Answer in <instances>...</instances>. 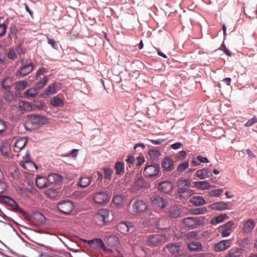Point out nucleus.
I'll list each match as a JSON object with an SVG mask.
<instances>
[{"label": "nucleus", "mask_w": 257, "mask_h": 257, "mask_svg": "<svg viewBox=\"0 0 257 257\" xmlns=\"http://www.w3.org/2000/svg\"><path fill=\"white\" fill-rule=\"evenodd\" d=\"M27 118V122L25 126L26 129H36L40 125L49 123L48 119L45 116L38 114L29 115Z\"/></svg>", "instance_id": "f257e3e1"}, {"label": "nucleus", "mask_w": 257, "mask_h": 257, "mask_svg": "<svg viewBox=\"0 0 257 257\" xmlns=\"http://www.w3.org/2000/svg\"><path fill=\"white\" fill-rule=\"evenodd\" d=\"M191 181L190 180H179L177 183L178 187V193L182 196V194H187L186 197H189L194 194V191L187 189L186 187L191 186Z\"/></svg>", "instance_id": "f03ea898"}, {"label": "nucleus", "mask_w": 257, "mask_h": 257, "mask_svg": "<svg viewBox=\"0 0 257 257\" xmlns=\"http://www.w3.org/2000/svg\"><path fill=\"white\" fill-rule=\"evenodd\" d=\"M58 209L64 214H69L74 209L73 203L69 200H63L58 204Z\"/></svg>", "instance_id": "7ed1b4c3"}, {"label": "nucleus", "mask_w": 257, "mask_h": 257, "mask_svg": "<svg viewBox=\"0 0 257 257\" xmlns=\"http://www.w3.org/2000/svg\"><path fill=\"white\" fill-rule=\"evenodd\" d=\"M167 238L165 234H154L149 236L147 238L149 243L153 245H159L167 241Z\"/></svg>", "instance_id": "20e7f679"}, {"label": "nucleus", "mask_w": 257, "mask_h": 257, "mask_svg": "<svg viewBox=\"0 0 257 257\" xmlns=\"http://www.w3.org/2000/svg\"><path fill=\"white\" fill-rule=\"evenodd\" d=\"M34 65L32 62L24 63L22 60V64L19 69L16 72V76H26L30 73L34 69Z\"/></svg>", "instance_id": "39448f33"}, {"label": "nucleus", "mask_w": 257, "mask_h": 257, "mask_svg": "<svg viewBox=\"0 0 257 257\" xmlns=\"http://www.w3.org/2000/svg\"><path fill=\"white\" fill-rule=\"evenodd\" d=\"M109 212L105 209H100L95 215V218L98 223L100 224H105L109 221Z\"/></svg>", "instance_id": "423d86ee"}, {"label": "nucleus", "mask_w": 257, "mask_h": 257, "mask_svg": "<svg viewBox=\"0 0 257 257\" xmlns=\"http://www.w3.org/2000/svg\"><path fill=\"white\" fill-rule=\"evenodd\" d=\"M110 196L106 191L98 192L93 195V200L97 204H103L108 202Z\"/></svg>", "instance_id": "0eeeda50"}, {"label": "nucleus", "mask_w": 257, "mask_h": 257, "mask_svg": "<svg viewBox=\"0 0 257 257\" xmlns=\"http://www.w3.org/2000/svg\"><path fill=\"white\" fill-rule=\"evenodd\" d=\"M182 222L186 227L191 228H195L202 223L201 221L196 217L185 218L183 220Z\"/></svg>", "instance_id": "6e6552de"}, {"label": "nucleus", "mask_w": 257, "mask_h": 257, "mask_svg": "<svg viewBox=\"0 0 257 257\" xmlns=\"http://www.w3.org/2000/svg\"><path fill=\"white\" fill-rule=\"evenodd\" d=\"M25 218L27 220L35 222L36 223L43 224L45 222V216L39 212H34L32 214L28 213V217Z\"/></svg>", "instance_id": "1a4fd4ad"}, {"label": "nucleus", "mask_w": 257, "mask_h": 257, "mask_svg": "<svg viewBox=\"0 0 257 257\" xmlns=\"http://www.w3.org/2000/svg\"><path fill=\"white\" fill-rule=\"evenodd\" d=\"M234 224V223L233 221H228L220 226L218 231L220 233L221 236L225 237L229 236L232 232V227Z\"/></svg>", "instance_id": "9d476101"}, {"label": "nucleus", "mask_w": 257, "mask_h": 257, "mask_svg": "<svg viewBox=\"0 0 257 257\" xmlns=\"http://www.w3.org/2000/svg\"><path fill=\"white\" fill-rule=\"evenodd\" d=\"M159 171V165L156 164H154L147 166L144 169V172L145 173L146 175L148 177H153L158 175Z\"/></svg>", "instance_id": "9b49d317"}, {"label": "nucleus", "mask_w": 257, "mask_h": 257, "mask_svg": "<svg viewBox=\"0 0 257 257\" xmlns=\"http://www.w3.org/2000/svg\"><path fill=\"white\" fill-rule=\"evenodd\" d=\"M148 205L142 200L136 201L133 205L134 212L137 213H143L147 210Z\"/></svg>", "instance_id": "f8f14e48"}, {"label": "nucleus", "mask_w": 257, "mask_h": 257, "mask_svg": "<svg viewBox=\"0 0 257 257\" xmlns=\"http://www.w3.org/2000/svg\"><path fill=\"white\" fill-rule=\"evenodd\" d=\"M255 226V221L251 219H249L244 222L242 229L244 234H248L252 232Z\"/></svg>", "instance_id": "ddd939ff"}, {"label": "nucleus", "mask_w": 257, "mask_h": 257, "mask_svg": "<svg viewBox=\"0 0 257 257\" xmlns=\"http://www.w3.org/2000/svg\"><path fill=\"white\" fill-rule=\"evenodd\" d=\"M230 240H223L214 245V250L216 251H221L225 250L230 246Z\"/></svg>", "instance_id": "4468645a"}, {"label": "nucleus", "mask_w": 257, "mask_h": 257, "mask_svg": "<svg viewBox=\"0 0 257 257\" xmlns=\"http://www.w3.org/2000/svg\"><path fill=\"white\" fill-rule=\"evenodd\" d=\"M173 187V184L169 181L162 182L158 185V189L164 193H168L171 192Z\"/></svg>", "instance_id": "2eb2a0df"}, {"label": "nucleus", "mask_w": 257, "mask_h": 257, "mask_svg": "<svg viewBox=\"0 0 257 257\" xmlns=\"http://www.w3.org/2000/svg\"><path fill=\"white\" fill-rule=\"evenodd\" d=\"M173 162L170 158L165 157L162 162V167L167 171H172L174 169Z\"/></svg>", "instance_id": "dca6fc26"}, {"label": "nucleus", "mask_w": 257, "mask_h": 257, "mask_svg": "<svg viewBox=\"0 0 257 257\" xmlns=\"http://www.w3.org/2000/svg\"><path fill=\"white\" fill-rule=\"evenodd\" d=\"M132 227V223L128 221L120 222L117 225V230L123 234L127 233Z\"/></svg>", "instance_id": "f3484780"}, {"label": "nucleus", "mask_w": 257, "mask_h": 257, "mask_svg": "<svg viewBox=\"0 0 257 257\" xmlns=\"http://www.w3.org/2000/svg\"><path fill=\"white\" fill-rule=\"evenodd\" d=\"M37 186L41 189L49 186L50 183L48 178L38 176L36 179Z\"/></svg>", "instance_id": "a211bd4d"}, {"label": "nucleus", "mask_w": 257, "mask_h": 257, "mask_svg": "<svg viewBox=\"0 0 257 257\" xmlns=\"http://www.w3.org/2000/svg\"><path fill=\"white\" fill-rule=\"evenodd\" d=\"M194 185L196 188L202 190H208L213 187L208 181L194 182Z\"/></svg>", "instance_id": "6ab92c4d"}, {"label": "nucleus", "mask_w": 257, "mask_h": 257, "mask_svg": "<svg viewBox=\"0 0 257 257\" xmlns=\"http://www.w3.org/2000/svg\"><path fill=\"white\" fill-rule=\"evenodd\" d=\"M51 257H70V253L63 249H54L50 251Z\"/></svg>", "instance_id": "aec40b11"}, {"label": "nucleus", "mask_w": 257, "mask_h": 257, "mask_svg": "<svg viewBox=\"0 0 257 257\" xmlns=\"http://www.w3.org/2000/svg\"><path fill=\"white\" fill-rule=\"evenodd\" d=\"M153 203L159 208H163L166 205V203L162 197L155 195L152 198Z\"/></svg>", "instance_id": "412c9836"}, {"label": "nucleus", "mask_w": 257, "mask_h": 257, "mask_svg": "<svg viewBox=\"0 0 257 257\" xmlns=\"http://www.w3.org/2000/svg\"><path fill=\"white\" fill-rule=\"evenodd\" d=\"M22 52V49L21 47H18L14 49H11L8 53V57L10 59L14 60L17 58Z\"/></svg>", "instance_id": "4be33fe9"}, {"label": "nucleus", "mask_w": 257, "mask_h": 257, "mask_svg": "<svg viewBox=\"0 0 257 257\" xmlns=\"http://www.w3.org/2000/svg\"><path fill=\"white\" fill-rule=\"evenodd\" d=\"M211 175V172L208 169H200L196 172V176L200 179H204L210 177Z\"/></svg>", "instance_id": "5701e85b"}, {"label": "nucleus", "mask_w": 257, "mask_h": 257, "mask_svg": "<svg viewBox=\"0 0 257 257\" xmlns=\"http://www.w3.org/2000/svg\"><path fill=\"white\" fill-rule=\"evenodd\" d=\"M211 208L214 210H223L228 209V205L224 202H217L212 204Z\"/></svg>", "instance_id": "b1692460"}, {"label": "nucleus", "mask_w": 257, "mask_h": 257, "mask_svg": "<svg viewBox=\"0 0 257 257\" xmlns=\"http://www.w3.org/2000/svg\"><path fill=\"white\" fill-rule=\"evenodd\" d=\"M190 202L191 204L196 206L204 205L206 203L204 199L202 197L200 196H196L193 197L190 199Z\"/></svg>", "instance_id": "393cba45"}, {"label": "nucleus", "mask_w": 257, "mask_h": 257, "mask_svg": "<svg viewBox=\"0 0 257 257\" xmlns=\"http://www.w3.org/2000/svg\"><path fill=\"white\" fill-rule=\"evenodd\" d=\"M20 165L24 169L28 171H32V169L33 168H35L36 169H37V167L35 164V163L31 161L27 160L25 162H21L20 163Z\"/></svg>", "instance_id": "a878e982"}, {"label": "nucleus", "mask_w": 257, "mask_h": 257, "mask_svg": "<svg viewBox=\"0 0 257 257\" xmlns=\"http://www.w3.org/2000/svg\"><path fill=\"white\" fill-rule=\"evenodd\" d=\"M188 249L190 251H199L202 248V246L199 242L192 241L187 244Z\"/></svg>", "instance_id": "bb28decb"}, {"label": "nucleus", "mask_w": 257, "mask_h": 257, "mask_svg": "<svg viewBox=\"0 0 257 257\" xmlns=\"http://www.w3.org/2000/svg\"><path fill=\"white\" fill-rule=\"evenodd\" d=\"M242 252V250L241 248H233L228 251L224 257H239Z\"/></svg>", "instance_id": "cd10ccee"}, {"label": "nucleus", "mask_w": 257, "mask_h": 257, "mask_svg": "<svg viewBox=\"0 0 257 257\" xmlns=\"http://www.w3.org/2000/svg\"><path fill=\"white\" fill-rule=\"evenodd\" d=\"M228 218V216L225 213L221 214L218 216L214 217L210 221L212 225H216L218 223L223 222L224 220Z\"/></svg>", "instance_id": "c85d7f7f"}, {"label": "nucleus", "mask_w": 257, "mask_h": 257, "mask_svg": "<svg viewBox=\"0 0 257 257\" xmlns=\"http://www.w3.org/2000/svg\"><path fill=\"white\" fill-rule=\"evenodd\" d=\"M10 207L14 212L22 214L25 218L28 217V212L20 207L16 202L13 203V205H12Z\"/></svg>", "instance_id": "c756f323"}, {"label": "nucleus", "mask_w": 257, "mask_h": 257, "mask_svg": "<svg viewBox=\"0 0 257 257\" xmlns=\"http://www.w3.org/2000/svg\"><path fill=\"white\" fill-rule=\"evenodd\" d=\"M10 207L14 212L22 214L25 218L28 217V212L20 207L16 202L13 203V205H12Z\"/></svg>", "instance_id": "7c9ffc66"}, {"label": "nucleus", "mask_w": 257, "mask_h": 257, "mask_svg": "<svg viewBox=\"0 0 257 257\" xmlns=\"http://www.w3.org/2000/svg\"><path fill=\"white\" fill-rule=\"evenodd\" d=\"M10 207L14 212L22 214L25 218L28 217V212L20 207L16 202L13 203V205H12Z\"/></svg>", "instance_id": "2f4dec72"}, {"label": "nucleus", "mask_w": 257, "mask_h": 257, "mask_svg": "<svg viewBox=\"0 0 257 257\" xmlns=\"http://www.w3.org/2000/svg\"><path fill=\"white\" fill-rule=\"evenodd\" d=\"M166 246L172 254L177 253L180 249V246L177 243H169L166 245Z\"/></svg>", "instance_id": "473e14b6"}, {"label": "nucleus", "mask_w": 257, "mask_h": 257, "mask_svg": "<svg viewBox=\"0 0 257 257\" xmlns=\"http://www.w3.org/2000/svg\"><path fill=\"white\" fill-rule=\"evenodd\" d=\"M27 139L26 138H21L18 139L15 144V147L19 150H22L26 145Z\"/></svg>", "instance_id": "72a5a7b5"}, {"label": "nucleus", "mask_w": 257, "mask_h": 257, "mask_svg": "<svg viewBox=\"0 0 257 257\" xmlns=\"http://www.w3.org/2000/svg\"><path fill=\"white\" fill-rule=\"evenodd\" d=\"M51 104L55 107H60L64 105V100L57 96L53 97L50 100Z\"/></svg>", "instance_id": "f704fd0d"}, {"label": "nucleus", "mask_w": 257, "mask_h": 257, "mask_svg": "<svg viewBox=\"0 0 257 257\" xmlns=\"http://www.w3.org/2000/svg\"><path fill=\"white\" fill-rule=\"evenodd\" d=\"M88 243L90 245H94L95 247H101L104 249L105 245L102 240L100 238H94L88 241Z\"/></svg>", "instance_id": "c9c22d12"}, {"label": "nucleus", "mask_w": 257, "mask_h": 257, "mask_svg": "<svg viewBox=\"0 0 257 257\" xmlns=\"http://www.w3.org/2000/svg\"><path fill=\"white\" fill-rule=\"evenodd\" d=\"M91 183V178L82 177L80 178L78 185L82 188L87 187Z\"/></svg>", "instance_id": "e433bc0d"}, {"label": "nucleus", "mask_w": 257, "mask_h": 257, "mask_svg": "<svg viewBox=\"0 0 257 257\" xmlns=\"http://www.w3.org/2000/svg\"><path fill=\"white\" fill-rule=\"evenodd\" d=\"M14 84V82L13 80L10 77H7L2 81L3 87L6 90L10 89L13 86Z\"/></svg>", "instance_id": "4c0bfd02"}, {"label": "nucleus", "mask_w": 257, "mask_h": 257, "mask_svg": "<svg viewBox=\"0 0 257 257\" xmlns=\"http://www.w3.org/2000/svg\"><path fill=\"white\" fill-rule=\"evenodd\" d=\"M124 164L120 162H116L114 166V170L116 174L118 175H122L124 173Z\"/></svg>", "instance_id": "58836bf2"}, {"label": "nucleus", "mask_w": 257, "mask_h": 257, "mask_svg": "<svg viewBox=\"0 0 257 257\" xmlns=\"http://www.w3.org/2000/svg\"><path fill=\"white\" fill-rule=\"evenodd\" d=\"M48 179L50 183H58L61 182L62 180V177L57 174H52L48 176Z\"/></svg>", "instance_id": "ea45409f"}, {"label": "nucleus", "mask_w": 257, "mask_h": 257, "mask_svg": "<svg viewBox=\"0 0 257 257\" xmlns=\"http://www.w3.org/2000/svg\"><path fill=\"white\" fill-rule=\"evenodd\" d=\"M56 84L55 83H53L50 84L47 87L44 93L47 95H52L56 93Z\"/></svg>", "instance_id": "a19ab883"}, {"label": "nucleus", "mask_w": 257, "mask_h": 257, "mask_svg": "<svg viewBox=\"0 0 257 257\" xmlns=\"http://www.w3.org/2000/svg\"><path fill=\"white\" fill-rule=\"evenodd\" d=\"M112 202L117 207H120L124 204V199L121 195H116L113 197Z\"/></svg>", "instance_id": "79ce46f5"}, {"label": "nucleus", "mask_w": 257, "mask_h": 257, "mask_svg": "<svg viewBox=\"0 0 257 257\" xmlns=\"http://www.w3.org/2000/svg\"><path fill=\"white\" fill-rule=\"evenodd\" d=\"M48 82V78L46 76H44L42 79H40L36 83L35 87L37 89H39L43 87Z\"/></svg>", "instance_id": "37998d69"}, {"label": "nucleus", "mask_w": 257, "mask_h": 257, "mask_svg": "<svg viewBox=\"0 0 257 257\" xmlns=\"http://www.w3.org/2000/svg\"><path fill=\"white\" fill-rule=\"evenodd\" d=\"M45 194L50 198H55L58 195L57 190L54 188H50L46 190Z\"/></svg>", "instance_id": "c03bdc74"}, {"label": "nucleus", "mask_w": 257, "mask_h": 257, "mask_svg": "<svg viewBox=\"0 0 257 257\" xmlns=\"http://www.w3.org/2000/svg\"><path fill=\"white\" fill-rule=\"evenodd\" d=\"M17 29L15 25H11L9 31L8 37L12 40L16 35Z\"/></svg>", "instance_id": "a18cd8bd"}, {"label": "nucleus", "mask_w": 257, "mask_h": 257, "mask_svg": "<svg viewBox=\"0 0 257 257\" xmlns=\"http://www.w3.org/2000/svg\"><path fill=\"white\" fill-rule=\"evenodd\" d=\"M0 198L2 201L10 206L12 205H13V203L16 202L14 200L8 196H0Z\"/></svg>", "instance_id": "49530a36"}, {"label": "nucleus", "mask_w": 257, "mask_h": 257, "mask_svg": "<svg viewBox=\"0 0 257 257\" xmlns=\"http://www.w3.org/2000/svg\"><path fill=\"white\" fill-rule=\"evenodd\" d=\"M187 238L189 240L199 239L201 238L197 232L195 231H190L187 234Z\"/></svg>", "instance_id": "de8ad7c7"}, {"label": "nucleus", "mask_w": 257, "mask_h": 257, "mask_svg": "<svg viewBox=\"0 0 257 257\" xmlns=\"http://www.w3.org/2000/svg\"><path fill=\"white\" fill-rule=\"evenodd\" d=\"M149 154L151 158L154 160L158 159L161 155L160 151L155 149L150 150L149 152Z\"/></svg>", "instance_id": "09e8293b"}, {"label": "nucleus", "mask_w": 257, "mask_h": 257, "mask_svg": "<svg viewBox=\"0 0 257 257\" xmlns=\"http://www.w3.org/2000/svg\"><path fill=\"white\" fill-rule=\"evenodd\" d=\"M180 214V210L176 206L173 207L170 210V216L172 217H177Z\"/></svg>", "instance_id": "8fccbe9b"}, {"label": "nucleus", "mask_w": 257, "mask_h": 257, "mask_svg": "<svg viewBox=\"0 0 257 257\" xmlns=\"http://www.w3.org/2000/svg\"><path fill=\"white\" fill-rule=\"evenodd\" d=\"M38 89H30L25 92V96L27 98H33L37 94Z\"/></svg>", "instance_id": "3c124183"}, {"label": "nucleus", "mask_w": 257, "mask_h": 257, "mask_svg": "<svg viewBox=\"0 0 257 257\" xmlns=\"http://www.w3.org/2000/svg\"><path fill=\"white\" fill-rule=\"evenodd\" d=\"M27 83L25 81H20L16 82L15 88L17 90H23L27 86Z\"/></svg>", "instance_id": "603ef678"}, {"label": "nucleus", "mask_w": 257, "mask_h": 257, "mask_svg": "<svg viewBox=\"0 0 257 257\" xmlns=\"http://www.w3.org/2000/svg\"><path fill=\"white\" fill-rule=\"evenodd\" d=\"M104 177L106 179L111 180V176L113 174V170L112 169L110 168H104Z\"/></svg>", "instance_id": "864d4df0"}, {"label": "nucleus", "mask_w": 257, "mask_h": 257, "mask_svg": "<svg viewBox=\"0 0 257 257\" xmlns=\"http://www.w3.org/2000/svg\"><path fill=\"white\" fill-rule=\"evenodd\" d=\"M189 166V163L188 162H184L180 164L177 168V171L179 173H181L187 169Z\"/></svg>", "instance_id": "5fc2aeb1"}, {"label": "nucleus", "mask_w": 257, "mask_h": 257, "mask_svg": "<svg viewBox=\"0 0 257 257\" xmlns=\"http://www.w3.org/2000/svg\"><path fill=\"white\" fill-rule=\"evenodd\" d=\"M223 192L222 189H215L210 191L209 193L211 196L216 197L221 194Z\"/></svg>", "instance_id": "6e6d98bb"}, {"label": "nucleus", "mask_w": 257, "mask_h": 257, "mask_svg": "<svg viewBox=\"0 0 257 257\" xmlns=\"http://www.w3.org/2000/svg\"><path fill=\"white\" fill-rule=\"evenodd\" d=\"M145 182L143 179L138 178L135 183V185L138 188H142L145 187Z\"/></svg>", "instance_id": "4d7b16f0"}, {"label": "nucleus", "mask_w": 257, "mask_h": 257, "mask_svg": "<svg viewBox=\"0 0 257 257\" xmlns=\"http://www.w3.org/2000/svg\"><path fill=\"white\" fill-rule=\"evenodd\" d=\"M4 97L6 100L10 102L13 99L14 96L12 93L7 91L4 93Z\"/></svg>", "instance_id": "13d9d810"}, {"label": "nucleus", "mask_w": 257, "mask_h": 257, "mask_svg": "<svg viewBox=\"0 0 257 257\" xmlns=\"http://www.w3.org/2000/svg\"><path fill=\"white\" fill-rule=\"evenodd\" d=\"M19 107L21 109H23L28 110L30 108L31 106H30L29 103H28L27 102L23 101L19 103Z\"/></svg>", "instance_id": "bf43d9fd"}, {"label": "nucleus", "mask_w": 257, "mask_h": 257, "mask_svg": "<svg viewBox=\"0 0 257 257\" xmlns=\"http://www.w3.org/2000/svg\"><path fill=\"white\" fill-rule=\"evenodd\" d=\"M45 73H46V69L44 67H41L39 68L36 74L35 77L36 79L37 80L38 79V77H40L41 75H44Z\"/></svg>", "instance_id": "052dcab7"}, {"label": "nucleus", "mask_w": 257, "mask_h": 257, "mask_svg": "<svg viewBox=\"0 0 257 257\" xmlns=\"http://www.w3.org/2000/svg\"><path fill=\"white\" fill-rule=\"evenodd\" d=\"M6 122L0 118V134L4 133L6 131Z\"/></svg>", "instance_id": "680f3d73"}, {"label": "nucleus", "mask_w": 257, "mask_h": 257, "mask_svg": "<svg viewBox=\"0 0 257 257\" xmlns=\"http://www.w3.org/2000/svg\"><path fill=\"white\" fill-rule=\"evenodd\" d=\"M126 162L127 164H129L128 167H126L127 170H129V168H131V165L133 164L135 162V157L133 156H130L126 160Z\"/></svg>", "instance_id": "e2e57ef3"}, {"label": "nucleus", "mask_w": 257, "mask_h": 257, "mask_svg": "<svg viewBox=\"0 0 257 257\" xmlns=\"http://www.w3.org/2000/svg\"><path fill=\"white\" fill-rule=\"evenodd\" d=\"M257 122V118L255 116L253 117L252 118L249 119L244 124L245 126H250L253 123Z\"/></svg>", "instance_id": "0e129e2a"}, {"label": "nucleus", "mask_w": 257, "mask_h": 257, "mask_svg": "<svg viewBox=\"0 0 257 257\" xmlns=\"http://www.w3.org/2000/svg\"><path fill=\"white\" fill-rule=\"evenodd\" d=\"M7 26L5 24H0V36H3L7 31Z\"/></svg>", "instance_id": "69168bd1"}, {"label": "nucleus", "mask_w": 257, "mask_h": 257, "mask_svg": "<svg viewBox=\"0 0 257 257\" xmlns=\"http://www.w3.org/2000/svg\"><path fill=\"white\" fill-rule=\"evenodd\" d=\"M241 152L245 154V152L248 155L250 159L255 158V156L253 154V152L250 149H247L245 151L242 150Z\"/></svg>", "instance_id": "338daca9"}, {"label": "nucleus", "mask_w": 257, "mask_h": 257, "mask_svg": "<svg viewBox=\"0 0 257 257\" xmlns=\"http://www.w3.org/2000/svg\"><path fill=\"white\" fill-rule=\"evenodd\" d=\"M7 189V185L5 183L0 180V194L4 193Z\"/></svg>", "instance_id": "774afa93"}]
</instances>
